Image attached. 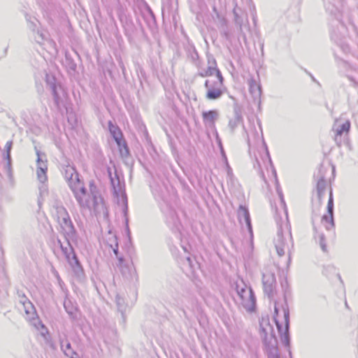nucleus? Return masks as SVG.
Instances as JSON below:
<instances>
[{"instance_id":"1","label":"nucleus","mask_w":358,"mask_h":358,"mask_svg":"<svg viewBox=\"0 0 358 358\" xmlns=\"http://www.w3.org/2000/svg\"><path fill=\"white\" fill-rule=\"evenodd\" d=\"M79 185H74L71 191L80 208L90 209L93 208L94 210H96L99 206L102 203L103 199L100 195L97 187L94 185V181H90V193L87 192L83 182Z\"/></svg>"},{"instance_id":"2","label":"nucleus","mask_w":358,"mask_h":358,"mask_svg":"<svg viewBox=\"0 0 358 358\" xmlns=\"http://www.w3.org/2000/svg\"><path fill=\"white\" fill-rule=\"evenodd\" d=\"M285 220H276L278 225L277 236L274 240L275 247L278 255L282 257L285 253V250H289V244L293 246V241L291 233V226L288 220L287 213L285 211Z\"/></svg>"},{"instance_id":"3","label":"nucleus","mask_w":358,"mask_h":358,"mask_svg":"<svg viewBox=\"0 0 358 358\" xmlns=\"http://www.w3.org/2000/svg\"><path fill=\"white\" fill-rule=\"evenodd\" d=\"M236 290L238 297V303L248 312H252L255 308L256 299L251 287L241 280L236 284Z\"/></svg>"},{"instance_id":"4","label":"nucleus","mask_w":358,"mask_h":358,"mask_svg":"<svg viewBox=\"0 0 358 358\" xmlns=\"http://www.w3.org/2000/svg\"><path fill=\"white\" fill-rule=\"evenodd\" d=\"M261 336L266 352L278 350V341L273 334V328L270 324L268 320H262L260 322Z\"/></svg>"},{"instance_id":"5","label":"nucleus","mask_w":358,"mask_h":358,"mask_svg":"<svg viewBox=\"0 0 358 358\" xmlns=\"http://www.w3.org/2000/svg\"><path fill=\"white\" fill-rule=\"evenodd\" d=\"M262 284L264 293L268 299H272L274 296L276 288V278L274 272L266 271L262 273Z\"/></svg>"},{"instance_id":"6","label":"nucleus","mask_w":358,"mask_h":358,"mask_svg":"<svg viewBox=\"0 0 358 358\" xmlns=\"http://www.w3.org/2000/svg\"><path fill=\"white\" fill-rule=\"evenodd\" d=\"M45 81L47 85L51 90L54 98L55 104L57 108H59L60 103H62L61 93L64 94V90L60 85L56 84L55 78L52 76L47 74Z\"/></svg>"},{"instance_id":"7","label":"nucleus","mask_w":358,"mask_h":358,"mask_svg":"<svg viewBox=\"0 0 358 358\" xmlns=\"http://www.w3.org/2000/svg\"><path fill=\"white\" fill-rule=\"evenodd\" d=\"M284 318H285V329L283 331L282 325L279 323V322L275 319V322L276 324V327L278 328V332L280 335V339L282 343L287 347H289L290 345V338H289V313L288 309L284 310Z\"/></svg>"},{"instance_id":"8","label":"nucleus","mask_w":358,"mask_h":358,"mask_svg":"<svg viewBox=\"0 0 358 358\" xmlns=\"http://www.w3.org/2000/svg\"><path fill=\"white\" fill-rule=\"evenodd\" d=\"M108 176L110 180V184L113 187L114 194L117 196L119 194H122V201L125 206V210H127V198L126 194L122 192V185L117 173H115V177H113L110 169H108Z\"/></svg>"},{"instance_id":"9","label":"nucleus","mask_w":358,"mask_h":358,"mask_svg":"<svg viewBox=\"0 0 358 358\" xmlns=\"http://www.w3.org/2000/svg\"><path fill=\"white\" fill-rule=\"evenodd\" d=\"M63 174L64 176L65 179L68 182L69 186L71 189H73V186L80 185L79 184L82 182V181L79 178V174L76 171V169L71 165L66 166L64 168Z\"/></svg>"},{"instance_id":"10","label":"nucleus","mask_w":358,"mask_h":358,"mask_svg":"<svg viewBox=\"0 0 358 358\" xmlns=\"http://www.w3.org/2000/svg\"><path fill=\"white\" fill-rule=\"evenodd\" d=\"M13 146V141H8L5 146L6 149V155H5V159L6 162L4 163L3 165V171L8 178L10 180V182H13V176L12 172V165H11V156H10V151Z\"/></svg>"},{"instance_id":"11","label":"nucleus","mask_w":358,"mask_h":358,"mask_svg":"<svg viewBox=\"0 0 358 358\" xmlns=\"http://www.w3.org/2000/svg\"><path fill=\"white\" fill-rule=\"evenodd\" d=\"M327 213L328 215H324L322 217V221H325L329 224V226H327L326 228L329 230L334 226V200L332 196V192L330 191V195L327 203Z\"/></svg>"},{"instance_id":"12","label":"nucleus","mask_w":358,"mask_h":358,"mask_svg":"<svg viewBox=\"0 0 358 358\" xmlns=\"http://www.w3.org/2000/svg\"><path fill=\"white\" fill-rule=\"evenodd\" d=\"M59 224L64 231L66 238H73L76 234V230L73 226V224L71 220V217H67L65 220L60 221Z\"/></svg>"},{"instance_id":"13","label":"nucleus","mask_w":358,"mask_h":358,"mask_svg":"<svg viewBox=\"0 0 358 358\" xmlns=\"http://www.w3.org/2000/svg\"><path fill=\"white\" fill-rule=\"evenodd\" d=\"M219 113L215 110L208 111H203L202 113V117L204 124L206 127L213 128L215 127V122L218 119Z\"/></svg>"},{"instance_id":"14","label":"nucleus","mask_w":358,"mask_h":358,"mask_svg":"<svg viewBox=\"0 0 358 358\" xmlns=\"http://www.w3.org/2000/svg\"><path fill=\"white\" fill-rule=\"evenodd\" d=\"M238 216L240 222H242L243 220H244L248 229V231L252 235V224L248 209L245 206L240 205L238 210Z\"/></svg>"},{"instance_id":"15","label":"nucleus","mask_w":358,"mask_h":358,"mask_svg":"<svg viewBox=\"0 0 358 358\" xmlns=\"http://www.w3.org/2000/svg\"><path fill=\"white\" fill-rule=\"evenodd\" d=\"M233 13L234 15L235 23L238 25L239 29L241 31L244 19H248V15L246 13L243 11L240 7L238 6L237 3H236L234 6Z\"/></svg>"},{"instance_id":"16","label":"nucleus","mask_w":358,"mask_h":358,"mask_svg":"<svg viewBox=\"0 0 358 358\" xmlns=\"http://www.w3.org/2000/svg\"><path fill=\"white\" fill-rule=\"evenodd\" d=\"M59 344L62 350L66 356L70 357L71 358H74L75 355L78 356V354L72 350L71 345L67 340L66 335H64V338H59Z\"/></svg>"},{"instance_id":"17","label":"nucleus","mask_w":358,"mask_h":358,"mask_svg":"<svg viewBox=\"0 0 358 358\" xmlns=\"http://www.w3.org/2000/svg\"><path fill=\"white\" fill-rule=\"evenodd\" d=\"M117 266L124 278H129L131 277L133 268L126 263L123 257H118Z\"/></svg>"},{"instance_id":"18","label":"nucleus","mask_w":358,"mask_h":358,"mask_svg":"<svg viewBox=\"0 0 358 358\" xmlns=\"http://www.w3.org/2000/svg\"><path fill=\"white\" fill-rule=\"evenodd\" d=\"M108 125L110 135L115 140V143L119 144L120 141L124 138L122 131L120 127L117 124H113L112 121H108Z\"/></svg>"},{"instance_id":"19","label":"nucleus","mask_w":358,"mask_h":358,"mask_svg":"<svg viewBox=\"0 0 358 358\" xmlns=\"http://www.w3.org/2000/svg\"><path fill=\"white\" fill-rule=\"evenodd\" d=\"M71 265L75 275L78 278H81L84 275V271L81 266L76 255H73L72 259L68 262Z\"/></svg>"},{"instance_id":"20","label":"nucleus","mask_w":358,"mask_h":358,"mask_svg":"<svg viewBox=\"0 0 358 358\" xmlns=\"http://www.w3.org/2000/svg\"><path fill=\"white\" fill-rule=\"evenodd\" d=\"M222 86L216 85L213 87H210L209 90H207L206 97L208 100H216L220 99L223 94V91L221 90Z\"/></svg>"},{"instance_id":"21","label":"nucleus","mask_w":358,"mask_h":358,"mask_svg":"<svg viewBox=\"0 0 358 358\" xmlns=\"http://www.w3.org/2000/svg\"><path fill=\"white\" fill-rule=\"evenodd\" d=\"M242 121V115L241 113V110L238 107L234 108V117L229 120V127L231 129V131L233 132L235 128Z\"/></svg>"},{"instance_id":"22","label":"nucleus","mask_w":358,"mask_h":358,"mask_svg":"<svg viewBox=\"0 0 358 358\" xmlns=\"http://www.w3.org/2000/svg\"><path fill=\"white\" fill-rule=\"evenodd\" d=\"M351 127V123L350 120H346L341 125H338L335 129V140L337 141L338 137H341L344 133L348 134Z\"/></svg>"},{"instance_id":"23","label":"nucleus","mask_w":358,"mask_h":358,"mask_svg":"<svg viewBox=\"0 0 358 358\" xmlns=\"http://www.w3.org/2000/svg\"><path fill=\"white\" fill-rule=\"evenodd\" d=\"M250 92L255 99H259L262 94L261 86L254 79L249 80Z\"/></svg>"},{"instance_id":"24","label":"nucleus","mask_w":358,"mask_h":358,"mask_svg":"<svg viewBox=\"0 0 358 358\" xmlns=\"http://www.w3.org/2000/svg\"><path fill=\"white\" fill-rule=\"evenodd\" d=\"M68 239V238H66ZM58 243L60 245V248L63 254L65 255V257L68 262L72 259L73 255H76L74 252V250L71 245L70 244L69 240H67V246H64L60 240H58Z\"/></svg>"},{"instance_id":"25","label":"nucleus","mask_w":358,"mask_h":358,"mask_svg":"<svg viewBox=\"0 0 358 358\" xmlns=\"http://www.w3.org/2000/svg\"><path fill=\"white\" fill-rule=\"evenodd\" d=\"M208 67L207 69L203 70L199 73V76L201 77H207L213 76L215 73V70H216V61L215 59H212L210 61L208 59Z\"/></svg>"},{"instance_id":"26","label":"nucleus","mask_w":358,"mask_h":358,"mask_svg":"<svg viewBox=\"0 0 358 358\" xmlns=\"http://www.w3.org/2000/svg\"><path fill=\"white\" fill-rule=\"evenodd\" d=\"M122 158L127 159L130 155L129 149L127 141L123 138L120 141V143L117 144Z\"/></svg>"},{"instance_id":"27","label":"nucleus","mask_w":358,"mask_h":358,"mask_svg":"<svg viewBox=\"0 0 358 358\" xmlns=\"http://www.w3.org/2000/svg\"><path fill=\"white\" fill-rule=\"evenodd\" d=\"M326 187H327V182L324 180V177L322 176L318 180L317 183V196L320 200H321V199L324 194V192L326 189Z\"/></svg>"},{"instance_id":"28","label":"nucleus","mask_w":358,"mask_h":358,"mask_svg":"<svg viewBox=\"0 0 358 358\" xmlns=\"http://www.w3.org/2000/svg\"><path fill=\"white\" fill-rule=\"evenodd\" d=\"M27 27L32 31V34H34L37 29H39L38 25L39 22L35 18L31 17H27Z\"/></svg>"},{"instance_id":"29","label":"nucleus","mask_w":358,"mask_h":358,"mask_svg":"<svg viewBox=\"0 0 358 358\" xmlns=\"http://www.w3.org/2000/svg\"><path fill=\"white\" fill-rule=\"evenodd\" d=\"M33 37L34 41L40 45H42L47 39L46 34L41 29H37V31L33 34Z\"/></svg>"},{"instance_id":"30","label":"nucleus","mask_w":358,"mask_h":358,"mask_svg":"<svg viewBox=\"0 0 358 358\" xmlns=\"http://www.w3.org/2000/svg\"><path fill=\"white\" fill-rule=\"evenodd\" d=\"M56 213H57V217L58 222L66 219L67 217H69V214L66 209L64 206H57L56 208Z\"/></svg>"},{"instance_id":"31","label":"nucleus","mask_w":358,"mask_h":358,"mask_svg":"<svg viewBox=\"0 0 358 358\" xmlns=\"http://www.w3.org/2000/svg\"><path fill=\"white\" fill-rule=\"evenodd\" d=\"M115 301H116L117 309L122 313V315L124 317V313L127 309V306L125 304L124 299V298L120 296L119 294H117L116 296Z\"/></svg>"},{"instance_id":"32","label":"nucleus","mask_w":358,"mask_h":358,"mask_svg":"<svg viewBox=\"0 0 358 358\" xmlns=\"http://www.w3.org/2000/svg\"><path fill=\"white\" fill-rule=\"evenodd\" d=\"M48 167H37L36 173L38 180L41 182H44L47 180L46 176V171H47Z\"/></svg>"},{"instance_id":"33","label":"nucleus","mask_w":358,"mask_h":358,"mask_svg":"<svg viewBox=\"0 0 358 358\" xmlns=\"http://www.w3.org/2000/svg\"><path fill=\"white\" fill-rule=\"evenodd\" d=\"M215 73L216 74V76L218 79V82L215 83V84L216 85L223 86L224 78H223L220 71L217 67H216V70H215Z\"/></svg>"},{"instance_id":"34","label":"nucleus","mask_w":358,"mask_h":358,"mask_svg":"<svg viewBox=\"0 0 358 358\" xmlns=\"http://www.w3.org/2000/svg\"><path fill=\"white\" fill-rule=\"evenodd\" d=\"M37 155V167H44L47 166L46 161H43L41 156V152L39 150H36Z\"/></svg>"},{"instance_id":"35","label":"nucleus","mask_w":358,"mask_h":358,"mask_svg":"<svg viewBox=\"0 0 358 358\" xmlns=\"http://www.w3.org/2000/svg\"><path fill=\"white\" fill-rule=\"evenodd\" d=\"M268 358H280L278 350L266 352Z\"/></svg>"},{"instance_id":"36","label":"nucleus","mask_w":358,"mask_h":358,"mask_svg":"<svg viewBox=\"0 0 358 358\" xmlns=\"http://www.w3.org/2000/svg\"><path fill=\"white\" fill-rule=\"evenodd\" d=\"M71 301H65L64 303V308L69 315L73 314V308L70 306Z\"/></svg>"},{"instance_id":"37","label":"nucleus","mask_w":358,"mask_h":358,"mask_svg":"<svg viewBox=\"0 0 358 358\" xmlns=\"http://www.w3.org/2000/svg\"><path fill=\"white\" fill-rule=\"evenodd\" d=\"M115 245H113V244L110 245V248L113 249V251L116 256L117 259H118V257H120L121 256H119V251H118V243L116 241V238L114 241Z\"/></svg>"},{"instance_id":"38","label":"nucleus","mask_w":358,"mask_h":358,"mask_svg":"<svg viewBox=\"0 0 358 358\" xmlns=\"http://www.w3.org/2000/svg\"><path fill=\"white\" fill-rule=\"evenodd\" d=\"M320 247L324 252H326L327 251V245L324 243V236L323 234H321L320 236Z\"/></svg>"},{"instance_id":"39","label":"nucleus","mask_w":358,"mask_h":358,"mask_svg":"<svg viewBox=\"0 0 358 358\" xmlns=\"http://www.w3.org/2000/svg\"><path fill=\"white\" fill-rule=\"evenodd\" d=\"M204 86L208 90H209L210 87H213L215 86V83L213 84H211L209 80H206Z\"/></svg>"},{"instance_id":"40","label":"nucleus","mask_w":358,"mask_h":358,"mask_svg":"<svg viewBox=\"0 0 358 358\" xmlns=\"http://www.w3.org/2000/svg\"><path fill=\"white\" fill-rule=\"evenodd\" d=\"M27 301H28L27 298L26 297V296H25L24 294H23V295L22 296V299H21V301H21L24 305H25V303L27 302Z\"/></svg>"},{"instance_id":"41","label":"nucleus","mask_w":358,"mask_h":358,"mask_svg":"<svg viewBox=\"0 0 358 358\" xmlns=\"http://www.w3.org/2000/svg\"><path fill=\"white\" fill-rule=\"evenodd\" d=\"M252 20H253L254 23L256 24V21H257L256 13L252 14Z\"/></svg>"},{"instance_id":"42","label":"nucleus","mask_w":358,"mask_h":358,"mask_svg":"<svg viewBox=\"0 0 358 358\" xmlns=\"http://www.w3.org/2000/svg\"><path fill=\"white\" fill-rule=\"evenodd\" d=\"M187 261L188 262L190 266H192V259L190 257H187Z\"/></svg>"},{"instance_id":"43","label":"nucleus","mask_w":358,"mask_h":358,"mask_svg":"<svg viewBox=\"0 0 358 358\" xmlns=\"http://www.w3.org/2000/svg\"><path fill=\"white\" fill-rule=\"evenodd\" d=\"M187 261L188 262L190 266H192V259L190 257H187Z\"/></svg>"},{"instance_id":"44","label":"nucleus","mask_w":358,"mask_h":358,"mask_svg":"<svg viewBox=\"0 0 358 358\" xmlns=\"http://www.w3.org/2000/svg\"><path fill=\"white\" fill-rule=\"evenodd\" d=\"M148 10L149 11V13H150V15L153 17L154 16V14L152 13V11L151 10L150 8V7H148Z\"/></svg>"},{"instance_id":"45","label":"nucleus","mask_w":358,"mask_h":358,"mask_svg":"<svg viewBox=\"0 0 358 358\" xmlns=\"http://www.w3.org/2000/svg\"><path fill=\"white\" fill-rule=\"evenodd\" d=\"M76 67V65L75 64H73L72 66H71V69H75Z\"/></svg>"},{"instance_id":"46","label":"nucleus","mask_w":358,"mask_h":358,"mask_svg":"<svg viewBox=\"0 0 358 358\" xmlns=\"http://www.w3.org/2000/svg\"><path fill=\"white\" fill-rule=\"evenodd\" d=\"M280 198H281V201H282V202L284 203V201H283V199H282V194H281V193L280 194Z\"/></svg>"},{"instance_id":"47","label":"nucleus","mask_w":358,"mask_h":358,"mask_svg":"<svg viewBox=\"0 0 358 358\" xmlns=\"http://www.w3.org/2000/svg\"><path fill=\"white\" fill-rule=\"evenodd\" d=\"M222 155H223L224 157L226 158V155H224L222 149Z\"/></svg>"},{"instance_id":"48","label":"nucleus","mask_w":358,"mask_h":358,"mask_svg":"<svg viewBox=\"0 0 358 358\" xmlns=\"http://www.w3.org/2000/svg\"><path fill=\"white\" fill-rule=\"evenodd\" d=\"M266 153H267V155H268V157H269V155H268V150H266ZM268 158H270V157H268ZM269 160L271 161V159H269Z\"/></svg>"},{"instance_id":"49","label":"nucleus","mask_w":358,"mask_h":358,"mask_svg":"<svg viewBox=\"0 0 358 358\" xmlns=\"http://www.w3.org/2000/svg\"><path fill=\"white\" fill-rule=\"evenodd\" d=\"M275 312L278 313V309L276 308H275Z\"/></svg>"}]
</instances>
